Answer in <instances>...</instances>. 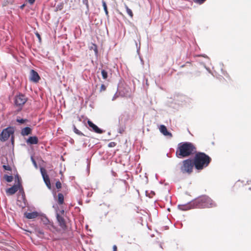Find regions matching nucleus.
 <instances>
[{"label": "nucleus", "mask_w": 251, "mask_h": 251, "mask_svg": "<svg viewBox=\"0 0 251 251\" xmlns=\"http://www.w3.org/2000/svg\"><path fill=\"white\" fill-rule=\"evenodd\" d=\"M196 151L193 145L190 143L179 144L176 152L178 157H185L194 153Z\"/></svg>", "instance_id": "f257e3e1"}, {"label": "nucleus", "mask_w": 251, "mask_h": 251, "mask_svg": "<svg viewBox=\"0 0 251 251\" xmlns=\"http://www.w3.org/2000/svg\"><path fill=\"white\" fill-rule=\"evenodd\" d=\"M210 161V157L203 153H197L194 159V165L197 170H202L208 166Z\"/></svg>", "instance_id": "f03ea898"}, {"label": "nucleus", "mask_w": 251, "mask_h": 251, "mask_svg": "<svg viewBox=\"0 0 251 251\" xmlns=\"http://www.w3.org/2000/svg\"><path fill=\"white\" fill-rule=\"evenodd\" d=\"M199 207H212L216 206L215 203L209 197H203L198 201Z\"/></svg>", "instance_id": "7ed1b4c3"}, {"label": "nucleus", "mask_w": 251, "mask_h": 251, "mask_svg": "<svg viewBox=\"0 0 251 251\" xmlns=\"http://www.w3.org/2000/svg\"><path fill=\"white\" fill-rule=\"evenodd\" d=\"M194 165L192 160L187 159L184 160L182 162V165L180 168V170L183 173H188L190 174L192 173Z\"/></svg>", "instance_id": "20e7f679"}, {"label": "nucleus", "mask_w": 251, "mask_h": 251, "mask_svg": "<svg viewBox=\"0 0 251 251\" xmlns=\"http://www.w3.org/2000/svg\"><path fill=\"white\" fill-rule=\"evenodd\" d=\"M14 132V130L11 127H7L3 130L1 133L0 134V140L5 141L7 140L10 135H12Z\"/></svg>", "instance_id": "39448f33"}, {"label": "nucleus", "mask_w": 251, "mask_h": 251, "mask_svg": "<svg viewBox=\"0 0 251 251\" xmlns=\"http://www.w3.org/2000/svg\"><path fill=\"white\" fill-rule=\"evenodd\" d=\"M27 100L26 98L22 94L17 96L15 98V102L17 105H23Z\"/></svg>", "instance_id": "423d86ee"}, {"label": "nucleus", "mask_w": 251, "mask_h": 251, "mask_svg": "<svg viewBox=\"0 0 251 251\" xmlns=\"http://www.w3.org/2000/svg\"><path fill=\"white\" fill-rule=\"evenodd\" d=\"M41 172L44 179V182L46 183L47 186L49 189H51V184L50 182V180L49 176L46 174L45 172V170L43 169H41Z\"/></svg>", "instance_id": "0eeeda50"}, {"label": "nucleus", "mask_w": 251, "mask_h": 251, "mask_svg": "<svg viewBox=\"0 0 251 251\" xmlns=\"http://www.w3.org/2000/svg\"><path fill=\"white\" fill-rule=\"evenodd\" d=\"M40 79V76L38 73L33 70H31L30 73V80L33 82H37Z\"/></svg>", "instance_id": "6e6552de"}, {"label": "nucleus", "mask_w": 251, "mask_h": 251, "mask_svg": "<svg viewBox=\"0 0 251 251\" xmlns=\"http://www.w3.org/2000/svg\"><path fill=\"white\" fill-rule=\"evenodd\" d=\"M87 123L89 126L92 128L94 131L98 133H102V130L100 129L96 125L93 124L91 121L88 120Z\"/></svg>", "instance_id": "1a4fd4ad"}, {"label": "nucleus", "mask_w": 251, "mask_h": 251, "mask_svg": "<svg viewBox=\"0 0 251 251\" xmlns=\"http://www.w3.org/2000/svg\"><path fill=\"white\" fill-rule=\"evenodd\" d=\"M159 130L164 135L169 136L170 137H172V134L167 130V129L165 126L161 125L159 127Z\"/></svg>", "instance_id": "9d476101"}, {"label": "nucleus", "mask_w": 251, "mask_h": 251, "mask_svg": "<svg viewBox=\"0 0 251 251\" xmlns=\"http://www.w3.org/2000/svg\"><path fill=\"white\" fill-rule=\"evenodd\" d=\"M56 218L59 226L65 229L66 227V224L64 218L59 215L58 213L56 214Z\"/></svg>", "instance_id": "9b49d317"}, {"label": "nucleus", "mask_w": 251, "mask_h": 251, "mask_svg": "<svg viewBox=\"0 0 251 251\" xmlns=\"http://www.w3.org/2000/svg\"><path fill=\"white\" fill-rule=\"evenodd\" d=\"M39 216V214L37 212H25V216L29 219H33Z\"/></svg>", "instance_id": "f8f14e48"}, {"label": "nucleus", "mask_w": 251, "mask_h": 251, "mask_svg": "<svg viewBox=\"0 0 251 251\" xmlns=\"http://www.w3.org/2000/svg\"><path fill=\"white\" fill-rule=\"evenodd\" d=\"M19 186L17 185L13 186L6 190V193L9 195H13L15 194L18 190Z\"/></svg>", "instance_id": "ddd939ff"}, {"label": "nucleus", "mask_w": 251, "mask_h": 251, "mask_svg": "<svg viewBox=\"0 0 251 251\" xmlns=\"http://www.w3.org/2000/svg\"><path fill=\"white\" fill-rule=\"evenodd\" d=\"M26 143L30 145L37 144L38 143V139L36 136H31L26 140Z\"/></svg>", "instance_id": "4468645a"}, {"label": "nucleus", "mask_w": 251, "mask_h": 251, "mask_svg": "<svg viewBox=\"0 0 251 251\" xmlns=\"http://www.w3.org/2000/svg\"><path fill=\"white\" fill-rule=\"evenodd\" d=\"M31 133V129L29 127L24 128L21 131V134L23 136L28 135Z\"/></svg>", "instance_id": "2eb2a0df"}, {"label": "nucleus", "mask_w": 251, "mask_h": 251, "mask_svg": "<svg viewBox=\"0 0 251 251\" xmlns=\"http://www.w3.org/2000/svg\"><path fill=\"white\" fill-rule=\"evenodd\" d=\"M43 223L46 225H51V222L45 216L42 217L41 219Z\"/></svg>", "instance_id": "dca6fc26"}, {"label": "nucleus", "mask_w": 251, "mask_h": 251, "mask_svg": "<svg viewBox=\"0 0 251 251\" xmlns=\"http://www.w3.org/2000/svg\"><path fill=\"white\" fill-rule=\"evenodd\" d=\"M64 202V196L62 194L59 193L58 195V202L62 204Z\"/></svg>", "instance_id": "f3484780"}, {"label": "nucleus", "mask_w": 251, "mask_h": 251, "mask_svg": "<svg viewBox=\"0 0 251 251\" xmlns=\"http://www.w3.org/2000/svg\"><path fill=\"white\" fill-rule=\"evenodd\" d=\"M125 8H126V9L127 13L128 14V15L131 18H132L133 15V13L132 12V10L130 9H129L126 4H125Z\"/></svg>", "instance_id": "a211bd4d"}, {"label": "nucleus", "mask_w": 251, "mask_h": 251, "mask_svg": "<svg viewBox=\"0 0 251 251\" xmlns=\"http://www.w3.org/2000/svg\"><path fill=\"white\" fill-rule=\"evenodd\" d=\"M102 6H103V9L104 10L105 14L107 16H108V10H107L106 2L104 0H102Z\"/></svg>", "instance_id": "6ab92c4d"}, {"label": "nucleus", "mask_w": 251, "mask_h": 251, "mask_svg": "<svg viewBox=\"0 0 251 251\" xmlns=\"http://www.w3.org/2000/svg\"><path fill=\"white\" fill-rule=\"evenodd\" d=\"M4 178L7 182H11L13 180V176H4Z\"/></svg>", "instance_id": "aec40b11"}, {"label": "nucleus", "mask_w": 251, "mask_h": 251, "mask_svg": "<svg viewBox=\"0 0 251 251\" xmlns=\"http://www.w3.org/2000/svg\"><path fill=\"white\" fill-rule=\"evenodd\" d=\"M101 73L102 78L104 79H106L107 78V73L104 70H102Z\"/></svg>", "instance_id": "412c9836"}, {"label": "nucleus", "mask_w": 251, "mask_h": 251, "mask_svg": "<svg viewBox=\"0 0 251 251\" xmlns=\"http://www.w3.org/2000/svg\"><path fill=\"white\" fill-rule=\"evenodd\" d=\"M27 120L26 119L17 118V121L20 124H24Z\"/></svg>", "instance_id": "4be33fe9"}, {"label": "nucleus", "mask_w": 251, "mask_h": 251, "mask_svg": "<svg viewBox=\"0 0 251 251\" xmlns=\"http://www.w3.org/2000/svg\"><path fill=\"white\" fill-rule=\"evenodd\" d=\"M178 208L182 210H186L188 209L187 206L185 205H178Z\"/></svg>", "instance_id": "5701e85b"}, {"label": "nucleus", "mask_w": 251, "mask_h": 251, "mask_svg": "<svg viewBox=\"0 0 251 251\" xmlns=\"http://www.w3.org/2000/svg\"><path fill=\"white\" fill-rule=\"evenodd\" d=\"M56 187L57 189H60L61 188V183L60 181H57L56 182Z\"/></svg>", "instance_id": "b1692460"}, {"label": "nucleus", "mask_w": 251, "mask_h": 251, "mask_svg": "<svg viewBox=\"0 0 251 251\" xmlns=\"http://www.w3.org/2000/svg\"><path fill=\"white\" fill-rule=\"evenodd\" d=\"M116 144L115 142H112L108 144V147L110 148L114 147L116 146Z\"/></svg>", "instance_id": "393cba45"}, {"label": "nucleus", "mask_w": 251, "mask_h": 251, "mask_svg": "<svg viewBox=\"0 0 251 251\" xmlns=\"http://www.w3.org/2000/svg\"><path fill=\"white\" fill-rule=\"evenodd\" d=\"M83 3L86 5L87 8H88V0H83Z\"/></svg>", "instance_id": "a878e982"}, {"label": "nucleus", "mask_w": 251, "mask_h": 251, "mask_svg": "<svg viewBox=\"0 0 251 251\" xmlns=\"http://www.w3.org/2000/svg\"><path fill=\"white\" fill-rule=\"evenodd\" d=\"M3 167L6 170H10V167L9 166L3 165Z\"/></svg>", "instance_id": "bb28decb"}, {"label": "nucleus", "mask_w": 251, "mask_h": 251, "mask_svg": "<svg viewBox=\"0 0 251 251\" xmlns=\"http://www.w3.org/2000/svg\"><path fill=\"white\" fill-rule=\"evenodd\" d=\"M105 90V87L103 84H102L100 87L101 91H104Z\"/></svg>", "instance_id": "cd10ccee"}, {"label": "nucleus", "mask_w": 251, "mask_h": 251, "mask_svg": "<svg viewBox=\"0 0 251 251\" xmlns=\"http://www.w3.org/2000/svg\"><path fill=\"white\" fill-rule=\"evenodd\" d=\"M35 34H36V36L38 37V38L39 39V41H41V38L40 34L38 32L36 33Z\"/></svg>", "instance_id": "c85d7f7f"}, {"label": "nucleus", "mask_w": 251, "mask_h": 251, "mask_svg": "<svg viewBox=\"0 0 251 251\" xmlns=\"http://www.w3.org/2000/svg\"><path fill=\"white\" fill-rule=\"evenodd\" d=\"M74 131L77 133V134H79V131L78 129H76V128L75 127H74Z\"/></svg>", "instance_id": "c756f323"}, {"label": "nucleus", "mask_w": 251, "mask_h": 251, "mask_svg": "<svg viewBox=\"0 0 251 251\" xmlns=\"http://www.w3.org/2000/svg\"><path fill=\"white\" fill-rule=\"evenodd\" d=\"M35 0H28V2L30 4H32L34 2Z\"/></svg>", "instance_id": "7c9ffc66"}, {"label": "nucleus", "mask_w": 251, "mask_h": 251, "mask_svg": "<svg viewBox=\"0 0 251 251\" xmlns=\"http://www.w3.org/2000/svg\"><path fill=\"white\" fill-rule=\"evenodd\" d=\"M113 251H117V246L116 245L113 246Z\"/></svg>", "instance_id": "2f4dec72"}, {"label": "nucleus", "mask_w": 251, "mask_h": 251, "mask_svg": "<svg viewBox=\"0 0 251 251\" xmlns=\"http://www.w3.org/2000/svg\"><path fill=\"white\" fill-rule=\"evenodd\" d=\"M205 0H197V1L198 2H199V3H201L203 2Z\"/></svg>", "instance_id": "473e14b6"}, {"label": "nucleus", "mask_w": 251, "mask_h": 251, "mask_svg": "<svg viewBox=\"0 0 251 251\" xmlns=\"http://www.w3.org/2000/svg\"><path fill=\"white\" fill-rule=\"evenodd\" d=\"M32 162L33 163V164H34V165L37 167V165H36V162L35 161V160L32 158Z\"/></svg>", "instance_id": "72a5a7b5"}, {"label": "nucleus", "mask_w": 251, "mask_h": 251, "mask_svg": "<svg viewBox=\"0 0 251 251\" xmlns=\"http://www.w3.org/2000/svg\"><path fill=\"white\" fill-rule=\"evenodd\" d=\"M94 50H95V51L96 53H97V52H98V50H97V48H96V47H95Z\"/></svg>", "instance_id": "f704fd0d"}, {"label": "nucleus", "mask_w": 251, "mask_h": 251, "mask_svg": "<svg viewBox=\"0 0 251 251\" xmlns=\"http://www.w3.org/2000/svg\"><path fill=\"white\" fill-rule=\"evenodd\" d=\"M60 212H61V213L62 214H64V211L63 210H61V211H60Z\"/></svg>", "instance_id": "c9c22d12"}, {"label": "nucleus", "mask_w": 251, "mask_h": 251, "mask_svg": "<svg viewBox=\"0 0 251 251\" xmlns=\"http://www.w3.org/2000/svg\"><path fill=\"white\" fill-rule=\"evenodd\" d=\"M24 6H25L24 5H22V6H21V8H23V7H24Z\"/></svg>", "instance_id": "e433bc0d"}]
</instances>
